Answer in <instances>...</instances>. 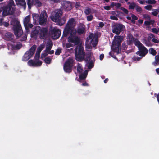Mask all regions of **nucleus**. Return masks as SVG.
Instances as JSON below:
<instances>
[{
    "label": "nucleus",
    "mask_w": 159,
    "mask_h": 159,
    "mask_svg": "<svg viewBox=\"0 0 159 159\" xmlns=\"http://www.w3.org/2000/svg\"><path fill=\"white\" fill-rule=\"evenodd\" d=\"M10 24L13 26L12 28L15 35L17 37L21 36L23 32L20 22L18 20L14 19L11 21Z\"/></svg>",
    "instance_id": "f257e3e1"
},
{
    "label": "nucleus",
    "mask_w": 159,
    "mask_h": 159,
    "mask_svg": "<svg viewBox=\"0 0 159 159\" xmlns=\"http://www.w3.org/2000/svg\"><path fill=\"white\" fill-rule=\"evenodd\" d=\"M15 9V5L13 0H10L7 5L3 8L2 15L4 16L12 15L14 13Z\"/></svg>",
    "instance_id": "f03ea898"
},
{
    "label": "nucleus",
    "mask_w": 159,
    "mask_h": 159,
    "mask_svg": "<svg viewBox=\"0 0 159 159\" xmlns=\"http://www.w3.org/2000/svg\"><path fill=\"white\" fill-rule=\"evenodd\" d=\"M114 38L111 48L114 52L118 54L119 51H121V44L123 38L121 36H115Z\"/></svg>",
    "instance_id": "7ed1b4c3"
},
{
    "label": "nucleus",
    "mask_w": 159,
    "mask_h": 159,
    "mask_svg": "<svg viewBox=\"0 0 159 159\" xmlns=\"http://www.w3.org/2000/svg\"><path fill=\"white\" fill-rule=\"evenodd\" d=\"M75 59L78 61L81 62L85 59V53L83 47L81 45L77 46L75 48Z\"/></svg>",
    "instance_id": "20e7f679"
},
{
    "label": "nucleus",
    "mask_w": 159,
    "mask_h": 159,
    "mask_svg": "<svg viewBox=\"0 0 159 159\" xmlns=\"http://www.w3.org/2000/svg\"><path fill=\"white\" fill-rule=\"evenodd\" d=\"M76 30L72 31L70 35L68 38V41L69 43H73L75 45H77L80 42V39L76 35Z\"/></svg>",
    "instance_id": "39448f33"
},
{
    "label": "nucleus",
    "mask_w": 159,
    "mask_h": 159,
    "mask_svg": "<svg viewBox=\"0 0 159 159\" xmlns=\"http://www.w3.org/2000/svg\"><path fill=\"white\" fill-rule=\"evenodd\" d=\"M37 46L35 45H33L29 51H26L22 58L23 61H26L30 59L34 54Z\"/></svg>",
    "instance_id": "423d86ee"
},
{
    "label": "nucleus",
    "mask_w": 159,
    "mask_h": 159,
    "mask_svg": "<svg viewBox=\"0 0 159 159\" xmlns=\"http://www.w3.org/2000/svg\"><path fill=\"white\" fill-rule=\"evenodd\" d=\"M74 60L72 58H69L65 62L63 69L66 73H70L72 71V69L73 65Z\"/></svg>",
    "instance_id": "0eeeda50"
},
{
    "label": "nucleus",
    "mask_w": 159,
    "mask_h": 159,
    "mask_svg": "<svg viewBox=\"0 0 159 159\" xmlns=\"http://www.w3.org/2000/svg\"><path fill=\"white\" fill-rule=\"evenodd\" d=\"M125 30V26L121 24H116L114 25L112 32L116 34L119 35L121 32Z\"/></svg>",
    "instance_id": "6e6552de"
},
{
    "label": "nucleus",
    "mask_w": 159,
    "mask_h": 159,
    "mask_svg": "<svg viewBox=\"0 0 159 159\" xmlns=\"http://www.w3.org/2000/svg\"><path fill=\"white\" fill-rule=\"evenodd\" d=\"M89 40H91L90 43L92 44L93 47L95 48L97 44L98 39L97 38H95L93 33H90L89 34V36L86 39L85 43L88 44L89 43Z\"/></svg>",
    "instance_id": "1a4fd4ad"
},
{
    "label": "nucleus",
    "mask_w": 159,
    "mask_h": 159,
    "mask_svg": "<svg viewBox=\"0 0 159 159\" xmlns=\"http://www.w3.org/2000/svg\"><path fill=\"white\" fill-rule=\"evenodd\" d=\"M47 18L48 15L46 11H43L40 15L38 21L39 25H45L47 22Z\"/></svg>",
    "instance_id": "9d476101"
},
{
    "label": "nucleus",
    "mask_w": 159,
    "mask_h": 159,
    "mask_svg": "<svg viewBox=\"0 0 159 159\" xmlns=\"http://www.w3.org/2000/svg\"><path fill=\"white\" fill-rule=\"evenodd\" d=\"M87 64H88V67L89 69H91L94 66V61L92 59V55L90 53L87 54L86 57L84 60Z\"/></svg>",
    "instance_id": "9b49d317"
},
{
    "label": "nucleus",
    "mask_w": 159,
    "mask_h": 159,
    "mask_svg": "<svg viewBox=\"0 0 159 159\" xmlns=\"http://www.w3.org/2000/svg\"><path fill=\"white\" fill-rule=\"evenodd\" d=\"M138 49V51L136 52V54L141 57H145L148 52V49L143 45Z\"/></svg>",
    "instance_id": "f8f14e48"
},
{
    "label": "nucleus",
    "mask_w": 159,
    "mask_h": 159,
    "mask_svg": "<svg viewBox=\"0 0 159 159\" xmlns=\"http://www.w3.org/2000/svg\"><path fill=\"white\" fill-rule=\"evenodd\" d=\"M62 8L65 11H69L72 9V2L69 1H63L61 3Z\"/></svg>",
    "instance_id": "ddd939ff"
},
{
    "label": "nucleus",
    "mask_w": 159,
    "mask_h": 159,
    "mask_svg": "<svg viewBox=\"0 0 159 159\" xmlns=\"http://www.w3.org/2000/svg\"><path fill=\"white\" fill-rule=\"evenodd\" d=\"M62 14V11L60 9L56 10L55 15L51 16V19L53 21H58V19L61 18Z\"/></svg>",
    "instance_id": "4468645a"
},
{
    "label": "nucleus",
    "mask_w": 159,
    "mask_h": 159,
    "mask_svg": "<svg viewBox=\"0 0 159 159\" xmlns=\"http://www.w3.org/2000/svg\"><path fill=\"white\" fill-rule=\"evenodd\" d=\"M52 37L54 39H58L61 34V32L59 29H53L51 31Z\"/></svg>",
    "instance_id": "2eb2a0df"
},
{
    "label": "nucleus",
    "mask_w": 159,
    "mask_h": 159,
    "mask_svg": "<svg viewBox=\"0 0 159 159\" xmlns=\"http://www.w3.org/2000/svg\"><path fill=\"white\" fill-rule=\"evenodd\" d=\"M85 26L83 23H80L77 28V33L79 35H81L85 33Z\"/></svg>",
    "instance_id": "dca6fc26"
},
{
    "label": "nucleus",
    "mask_w": 159,
    "mask_h": 159,
    "mask_svg": "<svg viewBox=\"0 0 159 159\" xmlns=\"http://www.w3.org/2000/svg\"><path fill=\"white\" fill-rule=\"evenodd\" d=\"M38 29L39 30V34L40 38L43 39L47 35L48 29L47 28L43 27L40 28V27H38Z\"/></svg>",
    "instance_id": "f3484780"
},
{
    "label": "nucleus",
    "mask_w": 159,
    "mask_h": 159,
    "mask_svg": "<svg viewBox=\"0 0 159 159\" xmlns=\"http://www.w3.org/2000/svg\"><path fill=\"white\" fill-rule=\"evenodd\" d=\"M76 30V29H72V27L70 26L66 25L63 32L62 37H66L69 34H70L72 31Z\"/></svg>",
    "instance_id": "a211bd4d"
},
{
    "label": "nucleus",
    "mask_w": 159,
    "mask_h": 159,
    "mask_svg": "<svg viewBox=\"0 0 159 159\" xmlns=\"http://www.w3.org/2000/svg\"><path fill=\"white\" fill-rule=\"evenodd\" d=\"M14 35L13 34L10 32L6 33L4 36V39L5 40L9 41L12 42L14 43V39H13Z\"/></svg>",
    "instance_id": "6ab92c4d"
},
{
    "label": "nucleus",
    "mask_w": 159,
    "mask_h": 159,
    "mask_svg": "<svg viewBox=\"0 0 159 159\" xmlns=\"http://www.w3.org/2000/svg\"><path fill=\"white\" fill-rule=\"evenodd\" d=\"M127 43L128 45H130L133 43L135 39L133 37L130 33L127 36Z\"/></svg>",
    "instance_id": "aec40b11"
},
{
    "label": "nucleus",
    "mask_w": 159,
    "mask_h": 159,
    "mask_svg": "<svg viewBox=\"0 0 159 159\" xmlns=\"http://www.w3.org/2000/svg\"><path fill=\"white\" fill-rule=\"evenodd\" d=\"M155 38V36L154 34L152 33H150L148 34V39L149 40H151L154 43H159V40Z\"/></svg>",
    "instance_id": "412c9836"
},
{
    "label": "nucleus",
    "mask_w": 159,
    "mask_h": 159,
    "mask_svg": "<svg viewBox=\"0 0 159 159\" xmlns=\"http://www.w3.org/2000/svg\"><path fill=\"white\" fill-rule=\"evenodd\" d=\"M16 5L18 6L26 7V3L25 0H15Z\"/></svg>",
    "instance_id": "4be33fe9"
},
{
    "label": "nucleus",
    "mask_w": 159,
    "mask_h": 159,
    "mask_svg": "<svg viewBox=\"0 0 159 159\" xmlns=\"http://www.w3.org/2000/svg\"><path fill=\"white\" fill-rule=\"evenodd\" d=\"M145 2L148 4H155L157 2L155 0H147L146 1L143 0L142 1H140L139 2V3L141 4H144Z\"/></svg>",
    "instance_id": "5701e85b"
},
{
    "label": "nucleus",
    "mask_w": 159,
    "mask_h": 159,
    "mask_svg": "<svg viewBox=\"0 0 159 159\" xmlns=\"http://www.w3.org/2000/svg\"><path fill=\"white\" fill-rule=\"evenodd\" d=\"M66 21V19L65 17H63L62 18H60L58 19V21H54L57 23V24L60 26L63 25Z\"/></svg>",
    "instance_id": "b1692460"
},
{
    "label": "nucleus",
    "mask_w": 159,
    "mask_h": 159,
    "mask_svg": "<svg viewBox=\"0 0 159 159\" xmlns=\"http://www.w3.org/2000/svg\"><path fill=\"white\" fill-rule=\"evenodd\" d=\"M39 34V30L38 28H36L31 33V36L32 38H36Z\"/></svg>",
    "instance_id": "393cba45"
},
{
    "label": "nucleus",
    "mask_w": 159,
    "mask_h": 159,
    "mask_svg": "<svg viewBox=\"0 0 159 159\" xmlns=\"http://www.w3.org/2000/svg\"><path fill=\"white\" fill-rule=\"evenodd\" d=\"M87 74L88 72L87 70H85L83 73L81 74L79 76V81L81 82V80L85 79L87 76Z\"/></svg>",
    "instance_id": "a878e982"
},
{
    "label": "nucleus",
    "mask_w": 159,
    "mask_h": 159,
    "mask_svg": "<svg viewBox=\"0 0 159 159\" xmlns=\"http://www.w3.org/2000/svg\"><path fill=\"white\" fill-rule=\"evenodd\" d=\"M96 11V10H94L93 9H92L90 8L87 7L84 10V13L86 15H88L90 13L93 14Z\"/></svg>",
    "instance_id": "bb28decb"
},
{
    "label": "nucleus",
    "mask_w": 159,
    "mask_h": 159,
    "mask_svg": "<svg viewBox=\"0 0 159 159\" xmlns=\"http://www.w3.org/2000/svg\"><path fill=\"white\" fill-rule=\"evenodd\" d=\"M24 27L25 28L26 33L27 34H28V33L30 32V28H32L34 26L31 23H28L25 25H24Z\"/></svg>",
    "instance_id": "cd10ccee"
},
{
    "label": "nucleus",
    "mask_w": 159,
    "mask_h": 159,
    "mask_svg": "<svg viewBox=\"0 0 159 159\" xmlns=\"http://www.w3.org/2000/svg\"><path fill=\"white\" fill-rule=\"evenodd\" d=\"M43 48L44 46L42 45L39 46L37 48L35 56L37 55L38 57H39L40 56L41 52L43 49Z\"/></svg>",
    "instance_id": "c85d7f7f"
},
{
    "label": "nucleus",
    "mask_w": 159,
    "mask_h": 159,
    "mask_svg": "<svg viewBox=\"0 0 159 159\" xmlns=\"http://www.w3.org/2000/svg\"><path fill=\"white\" fill-rule=\"evenodd\" d=\"M121 4L119 3H116L112 2L111 4V7H113L114 6L116 7V8L117 9L120 7Z\"/></svg>",
    "instance_id": "c756f323"
},
{
    "label": "nucleus",
    "mask_w": 159,
    "mask_h": 159,
    "mask_svg": "<svg viewBox=\"0 0 159 159\" xmlns=\"http://www.w3.org/2000/svg\"><path fill=\"white\" fill-rule=\"evenodd\" d=\"M35 1V0H27V3L29 9H30L31 7L34 5Z\"/></svg>",
    "instance_id": "7c9ffc66"
},
{
    "label": "nucleus",
    "mask_w": 159,
    "mask_h": 159,
    "mask_svg": "<svg viewBox=\"0 0 159 159\" xmlns=\"http://www.w3.org/2000/svg\"><path fill=\"white\" fill-rule=\"evenodd\" d=\"M77 71L79 73H81L83 71V69L82 66V65L80 63H78L77 66Z\"/></svg>",
    "instance_id": "2f4dec72"
},
{
    "label": "nucleus",
    "mask_w": 159,
    "mask_h": 159,
    "mask_svg": "<svg viewBox=\"0 0 159 159\" xmlns=\"http://www.w3.org/2000/svg\"><path fill=\"white\" fill-rule=\"evenodd\" d=\"M30 16L29 15L27 16L24 20V25L30 22Z\"/></svg>",
    "instance_id": "473e14b6"
},
{
    "label": "nucleus",
    "mask_w": 159,
    "mask_h": 159,
    "mask_svg": "<svg viewBox=\"0 0 159 159\" xmlns=\"http://www.w3.org/2000/svg\"><path fill=\"white\" fill-rule=\"evenodd\" d=\"M133 42L134 43L135 45L138 47V48L143 45L139 41L136 39Z\"/></svg>",
    "instance_id": "72a5a7b5"
},
{
    "label": "nucleus",
    "mask_w": 159,
    "mask_h": 159,
    "mask_svg": "<svg viewBox=\"0 0 159 159\" xmlns=\"http://www.w3.org/2000/svg\"><path fill=\"white\" fill-rule=\"evenodd\" d=\"M74 21V19L73 18H71L69 20L66 25L70 26L72 27Z\"/></svg>",
    "instance_id": "f704fd0d"
},
{
    "label": "nucleus",
    "mask_w": 159,
    "mask_h": 159,
    "mask_svg": "<svg viewBox=\"0 0 159 159\" xmlns=\"http://www.w3.org/2000/svg\"><path fill=\"white\" fill-rule=\"evenodd\" d=\"M53 44L52 42H51L50 43H48L46 46V50L45 51L48 52V51H49L50 50Z\"/></svg>",
    "instance_id": "c9c22d12"
},
{
    "label": "nucleus",
    "mask_w": 159,
    "mask_h": 159,
    "mask_svg": "<svg viewBox=\"0 0 159 159\" xmlns=\"http://www.w3.org/2000/svg\"><path fill=\"white\" fill-rule=\"evenodd\" d=\"M132 19L131 22L132 23L134 24L135 23V20H138V17L134 14H132L131 15Z\"/></svg>",
    "instance_id": "e433bc0d"
},
{
    "label": "nucleus",
    "mask_w": 159,
    "mask_h": 159,
    "mask_svg": "<svg viewBox=\"0 0 159 159\" xmlns=\"http://www.w3.org/2000/svg\"><path fill=\"white\" fill-rule=\"evenodd\" d=\"M35 61L33 60H30L28 61L27 63L30 66L35 67Z\"/></svg>",
    "instance_id": "4c0bfd02"
},
{
    "label": "nucleus",
    "mask_w": 159,
    "mask_h": 159,
    "mask_svg": "<svg viewBox=\"0 0 159 159\" xmlns=\"http://www.w3.org/2000/svg\"><path fill=\"white\" fill-rule=\"evenodd\" d=\"M22 46V44L20 43H18L16 45L13 46V48L15 50H19L20 49Z\"/></svg>",
    "instance_id": "58836bf2"
},
{
    "label": "nucleus",
    "mask_w": 159,
    "mask_h": 159,
    "mask_svg": "<svg viewBox=\"0 0 159 159\" xmlns=\"http://www.w3.org/2000/svg\"><path fill=\"white\" fill-rule=\"evenodd\" d=\"M149 52L150 54L153 56H155L157 54L156 51L153 48H150L149 49Z\"/></svg>",
    "instance_id": "ea45409f"
},
{
    "label": "nucleus",
    "mask_w": 159,
    "mask_h": 159,
    "mask_svg": "<svg viewBox=\"0 0 159 159\" xmlns=\"http://www.w3.org/2000/svg\"><path fill=\"white\" fill-rule=\"evenodd\" d=\"M137 5L135 2H132L129 6V9H134L136 8Z\"/></svg>",
    "instance_id": "a19ab883"
},
{
    "label": "nucleus",
    "mask_w": 159,
    "mask_h": 159,
    "mask_svg": "<svg viewBox=\"0 0 159 159\" xmlns=\"http://www.w3.org/2000/svg\"><path fill=\"white\" fill-rule=\"evenodd\" d=\"M121 12L117 11H113L111 12V14L113 16L119 17Z\"/></svg>",
    "instance_id": "79ce46f5"
},
{
    "label": "nucleus",
    "mask_w": 159,
    "mask_h": 159,
    "mask_svg": "<svg viewBox=\"0 0 159 159\" xmlns=\"http://www.w3.org/2000/svg\"><path fill=\"white\" fill-rule=\"evenodd\" d=\"M39 15L36 14H33V17L34 21H37L39 20Z\"/></svg>",
    "instance_id": "37998d69"
},
{
    "label": "nucleus",
    "mask_w": 159,
    "mask_h": 159,
    "mask_svg": "<svg viewBox=\"0 0 159 159\" xmlns=\"http://www.w3.org/2000/svg\"><path fill=\"white\" fill-rule=\"evenodd\" d=\"M135 9L137 12L139 13H141L143 11L141 7L138 5H137Z\"/></svg>",
    "instance_id": "c03bdc74"
},
{
    "label": "nucleus",
    "mask_w": 159,
    "mask_h": 159,
    "mask_svg": "<svg viewBox=\"0 0 159 159\" xmlns=\"http://www.w3.org/2000/svg\"><path fill=\"white\" fill-rule=\"evenodd\" d=\"M142 57H140L136 56H134L133 57L132 59L133 61H139L142 59Z\"/></svg>",
    "instance_id": "a18cd8bd"
},
{
    "label": "nucleus",
    "mask_w": 159,
    "mask_h": 159,
    "mask_svg": "<svg viewBox=\"0 0 159 159\" xmlns=\"http://www.w3.org/2000/svg\"><path fill=\"white\" fill-rule=\"evenodd\" d=\"M155 61L154 62V65H156L157 64H159V55H156L155 56Z\"/></svg>",
    "instance_id": "49530a36"
},
{
    "label": "nucleus",
    "mask_w": 159,
    "mask_h": 159,
    "mask_svg": "<svg viewBox=\"0 0 159 159\" xmlns=\"http://www.w3.org/2000/svg\"><path fill=\"white\" fill-rule=\"evenodd\" d=\"M51 59L49 57H47L44 59V61L47 64H50L51 63Z\"/></svg>",
    "instance_id": "de8ad7c7"
},
{
    "label": "nucleus",
    "mask_w": 159,
    "mask_h": 159,
    "mask_svg": "<svg viewBox=\"0 0 159 159\" xmlns=\"http://www.w3.org/2000/svg\"><path fill=\"white\" fill-rule=\"evenodd\" d=\"M35 1L34 5H36L38 7H40L41 6L42 4L39 0H35Z\"/></svg>",
    "instance_id": "09e8293b"
},
{
    "label": "nucleus",
    "mask_w": 159,
    "mask_h": 159,
    "mask_svg": "<svg viewBox=\"0 0 159 159\" xmlns=\"http://www.w3.org/2000/svg\"><path fill=\"white\" fill-rule=\"evenodd\" d=\"M120 9L125 14H126L127 15H128L129 11L127 9L123 7H121Z\"/></svg>",
    "instance_id": "8fccbe9b"
},
{
    "label": "nucleus",
    "mask_w": 159,
    "mask_h": 159,
    "mask_svg": "<svg viewBox=\"0 0 159 159\" xmlns=\"http://www.w3.org/2000/svg\"><path fill=\"white\" fill-rule=\"evenodd\" d=\"M153 10H154L155 11L152 12V14L155 16H156L158 14V13L159 12V9L155 10L153 9H152Z\"/></svg>",
    "instance_id": "3c124183"
},
{
    "label": "nucleus",
    "mask_w": 159,
    "mask_h": 159,
    "mask_svg": "<svg viewBox=\"0 0 159 159\" xmlns=\"http://www.w3.org/2000/svg\"><path fill=\"white\" fill-rule=\"evenodd\" d=\"M87 20L88 21H90L92 20L93 19V16L92 14L88 16H87Z\"/></svg>",
    "instance_id": "603ef678"
},
{
    "label": "nucleus",
    "mask_w": 159,
    "mask_h": 159,
    "mask_svg": "<svg viewBox=\"0 0 159 159\" xmlns=\"http://www.w3.org/2000/svg\"><path fill=\"white\" fill-rule=\"evenodd\" d=\"M42 64V62L41 61L38 60L36 62H35V67L40 66Z\"/></svg>",
    "instance_id": "864d4df0"
},
{
    "label": "nucleus",
    "mask_w": 159,
    "mask_h": 159,
    "mask_svg": "<svg viewBox=\"0 0 159 159\" xmlns=\"http://www.w3.org/2000/svg\"><path fill=\"white\" fill-rule=\"evenodd\" d=\"M143 18L147 20H150L151 19L150 16L148 14H144L143 15Z\"/></svg>",
    "instance_id": "5fc2aeb1"
},
{
    "label": "nucleus",
    "mask_w": 159,
    "mask_h": 159,
    "mask_svg": "<svg viewBox=\"0 0 159 159\" xmlns=\"http://www.w3.org/2000/svg\"><path fill=\"white\" fill-rule=\"evenodd\" d=\"M152 7L151 5H149L145 6L144 7V8L147 10H150L152 9Z\"/></svg>",
    "instance_id": "6e6d98bb"
},
{
    "label": "nucleus",
    "mask_w": 159,
    "mask_h": 159,
    "mask_svg": "<svg viewBox=\"0 0 159 159\" xmlns=\"http://www.w3.org/2000/svg\"><path fill=\"white\" fill-rule=\"evenodd\" d=\"M27 39V35L26 34L23 35L21 38L20 39V40L21 41L26 40Z\"/></svg>",
    "instance_id": "4d7b16f0"
},
{
    "label": "nucleus",
    "mask_w": 159,
    "mask_h": 159,
    "mask_svg": "<svg viewBox=\"0 0 159 159\" xmlns=\"http://www.w3.org/2000/svg\"><path fill=\"white\" fill-rule=\"evenodd\" d=\"M61 52V49H57L55 52V54L59 55Z\"/></svg>",
    "instance_id": "13d9d810"
},
{
    "label": "nucleus",
    "mask_w": 159,
    "mask_h": 159,
    "mask_svg": "<svg viewBox=\"0 0 159 159\" xmlns=\"http://www.w3.org/2000/svg\"><path fill=\"white\" fill-rule=\"evenodd\" d=\"M73 46V44L70 43L69 42L66 43V48H69Z\"/></svg>",
    "instance_id": "bf43d9fd"
},
{
    "label": "nucleus",
    "mask_w": 159,
    "mask_h": 159,
    "mask_svg": "<svg viewBox=\"0 0 159 159\" xmlns=\"http://www.w3.org/2000/svg\"><path fill=\"white\" fill-rule=\"evenodd\" d=\"M80 6V3L79 2H76L75 3V7L76 9H78L79 7Z\"/></svg>",
    "instance_id": "052dcab7"
},
{
    "label": "nucleus",
    "mask_w": 159,
    "mask_h": 159,
    "mask_svg": "<svg viewBox=\"0 0 159 159\" xmlns=\"http://www.w3.org/2000/svg\"><path fill=\"white\" fill-rule=\"evenodd\" d=\"M118 16H111L110 18L111 20H118V19L117 18Z\"/></svg>",
    "instance_id": "680f3d73"
},
{
    "label": "nucleus",
    "mask_w": 159,
    "mask_h": 159,
    "mask_svg": "<svg viewBox=\"0 0 159 159\" xmlns=\"http://www.w3.org/2000/svg\"><path fill=\"white\" fill-rule=\"evenodd\" d=\"M151 31L155 34H157L158 32V30L157 29L155 28H153L151 29Z\"/></svg>",
    "instance_id": "e2e57ef3"
},
{
    "label": "nucleus",
    "mask_w": 159,
    "mask_h": 159,
    "mask_svg": "<svg viewBox=\"0 0 159 159\" xmlns=\"http://www.w3.org/2000/svg\"><path fill=\"white\" fill-rule=\"evenodd\" d=\"M111 7V5L110 6H106L103 7V8L104 9L107 10H110Z\"/></svg>",
    "instance_id": "0e129e2a"
},
{
    "label": "nucleus",
    "mask_w": 159,
    "mask_h": 159,
    "mask_svg": "<svg viewBox=\"0 0 159 159\" xmlns=\"http://www.w3.org/2000/svg\"><path fill=\"white\" fill-rule=\"evenodd\" d=\"M144 25L146 26H149L150 25L149 21H145L144 22Z\"/></svg>",
    "instance_id": "69168bd1"
},
{
    "label": "nucleus",
    "mask_w": 159,
    "mask_h": 159,
    "mask_svg": "<svg viewBox=\"0 0 159 159\" xmlns=\"http://www.w3.org/2000/svg\"><path fill=\"white\" fill-rule=\"evenodd\" d=\"M99 27L102 28L104 26V24L103 22H99Z\"/></svg>",
    "instance_id": "338daca9"
},
{
    "label": "nucleus",
    "mask_w": 159,
    "mask_h": 159,
    "mask_svg": "<svg viewBox=\"0 0 159 159\" xmlns=\"http://www.w3.org/2000/svg\"><path fill=\"white\" fill-rule=\"evenodd\" d=\"M109 54L112 57L114 58H116V56L115 55H114V54L112 53V52H109Z\"/></svg>",
    "instance_id": "774afa93"
}]
</instances>
